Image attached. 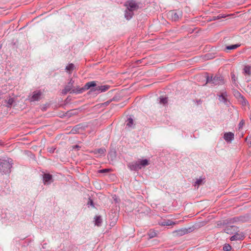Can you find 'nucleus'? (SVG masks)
I'll list each match as a JSON object with an SVG mask.
<instances>
[{"label":"nucleus","instance_id":"obj_10","mask_svg":"<svg viewBox=\"0 0 251 251\" xmlns=\"http://www.w3.org/2000/svg\"><path fill=\"white\" fill-rule=\"evenodd\" d=\"M41 92L40 91H35L31 98V101L38 100L40 99Z\"/></svg>","mask_w":251,"mask_h":251},{"label":"nucleus","instance_id":"obj_13","mask_svg":"<svg viewBox=\"0 0 251 251\" xmlns=\"http://www.w3.org/2000/svg\"><path fill=\"white\" fill-rule=\"evenodd\" d=\"M187 230L185 228L180 229L176 230L174 232V233H175L176 235H179V236L183 235L185 234L186 233H187Z\"/></svg>","mask_w":251,"mask_h":251},{"label":"nucleus","instance_id":"obj_27","mask_svg":"<svg viewBox=\"0 0 251 251\" xmlns=\"http://www.w3.org/2000/svg\"><path fill=\"white\" fill-rule=\"evenodd\" d=\"M201 182H202L201 179H198L196 182V184H197L198 186H199L200 185H201Z\"/></svg>","mask_w":251,"mask_h":251},{"label":"nucleus","instance_id":"obj_12","mask_svg":"<svg viewBox=\"0 0 251 251\" xmlns=\"http://www.w3.org/2000/svg\"><path fill=\"white\" fill-rule=\"evenodd\" d=\"M177 224V223H175V222H174L173 221H172V220H165L164 221H163L160 224V225L162 226H174L175 225H176Z\"/></svg>","mask_w":251,"mask_h":251},{"label":"nucleus","instance_id":"obj_18","mask_svg":"<svg viewBox=\"0 0 251 251\" xmlns=\"http://www.w3.org/2000/svg\"><path fill=\"white\" fill-rule=\"evenodd\" d=\"M102 222V220L100 216H97L95 218V225L100 226Z\"/></svg>","mask_w":251,"mask_h":251},{"label":"nucleus","instance_id":"obj_28","mask_svg":"<svg viewBox=\"0 0 251 251\" xmlns=\"http://www.w3.org/2000/svg\"><path fill=\"white\" fill-rule=\"evenodd\" d=\"M244 124H245L244 121H241L240 123H239L240 127H242L244 125Z\"/></svg>","mask_w":251,"mask_h":251},{"label":"nucleus","instance_id":"obj_22","mask_svg":"<svg viewBox=\"0 0 251 251\" xmlns=\"http://www.w3.org/2000/svg\"><path fill=\"white\" fill-rule=\"evenodd\" d=\"M133 125V120L131 118H129L127 120L126 126L129 127H131Z\"/></svg>","mask_w":251,"mask_h":251},{"label":"nucleus","instance_id":"obj_25","mask_svg":"<svg viewBox=\"0 0 251 251\" xmlns=\"http://www.w3.org/2000/svg\"><path fill=\"white\" fill-rule=\"evenodd\" d=\"M70 90L71 88L69 86L66 87L64 90V93H67L68 92L70 91Z\"/></svg>","mask_w":251,"mask_h":251},{"label":"nucleus","instance_id":"obj_14","mask_svg":"<svg viewBox=\"0 0 251 251\" xmlns=\"http://www.w3.org/2000/svg\"><path fill=\"white\" fill-rule=\"evenodd\" d=\"M133 15V12L127 9L125 11V16L127 20L130 19Z\"/></svg>","mask_w":251,"mask_h":251},{"label":"nucleus","instance_id":"obj_19","mask_svg":"<svg viewBox=\"0 0 251 251\" xmlns=\"http://www.w3.org/2000/svg\"><path fill=\"white\" fill-rule=\"evenodd\" d=\"M160 103L163 104H165L168 102L167 98L164 97H160Z\"/></svg>","mask_w":251,"mask_h":251},{"label":"nucleus","instance_id":"obj_21","mask_svg":"<svg viewBox=\"0 0 251 251\" xmlns=\"http://www.w3.org/2000/svg\"><path fill=\"white\" fill-rule=\"evenodd\" d=\"M231 250V247L229 244H226L223 247L224 251H230Z\"/></svg>","mask_w":251,"mask_h":251},{"label":"nucleus","instance_id":"obj_3","mask_svg":"<svg viewBox=\"0 0 251 251\" xmlns=\"http://www.w3.org/2000/svg\"><path fill=\"white\" fill-rule=\"evenodd\" d=\"M125 6L128 10L131 11L137 10L139 7V3L134 0H130L126 1L125 3Z\"/></svg>","mask_w":251,"mask_h":251},{"label":"nucleus","instance_id":"obj_30","mask_svg":"<svg viewBox=\"0 0 251 251\" xmlns=\"http://www.w3.org/2000/svg\"><path fill=\"white\" fill-rule=\"evenodd\" d=\"M108 169H103V170H100V172L101 173H105V172H108Z\"/></svg>","mask_w":251,"mask_h":251},{"label":"nucleus","instance_id":"obj_2","mask_svg":"<svg viewBox=\"0 0 251 251\" xmlns=\"http://www.w3.org/2000/svg\"><path fill=\"white\" fill-rule=\"evenodd\" d=\"M12 167L9 161L0 159V172L3 174H9Z\"/></svg>","mask_w":251,"mask_h":251},{"label":"nucleus","instance_id":"obj_29","mask_svg":"<svg viewBox=\"0 0 251 251\" xmlns=\"http://www.w3.org/2000/svg\"><path fill=\"white\" fill-rule=\"evenodd\" d=\"M98 152L99 153H103L104 152V150L101 149H100L98 150Z\"/></svg>","mask_w":251,"mask_h":251},{"label":"nucleus","instance_id":"obj_26","mask_svg":"<svg viewBox=\"0 0 251 251\" xmlns=\"http://www.w3.org/2000/svg\"><path fill=\"white\" fill-rule=\"evenodd\" d=\"M246 140L248 142V144H250V146H251V136L247 137Z\"/></svg>","mask_w":251,"mask_h":251},{"label":"nucleus","instance_id":"obj_23","mask_svg":"<svg viewBox=\"0 0 251 251\" xmlns=\"http://www.w3.org/2000/svg\"><path fill=\"white\" fill-rule=\"evenodd\" d=\"M156 234H157L156 232L151 230H150L149 233V235L150 236V238H153L154 237H155L156 236Z\"/></svg>","mask_w":251,"mask_h":251},{"label":"nucleus","instance_id":"obj_31","mask_svg":"<svg viewBox=\"0 0 251 251\" xmlns=\"http://www.w3.org/2000/svg\"><path fill=\"white\" fill-rule=\"evenodd\" d=\"M2 47V44L0 43V49Z\"/></svg>","mask_w":251,"mask_h":251},{"label":"nucleus","instance_id":"obj_1","mask_svg":"<svg viewBox=\"0 0 251 251\" xmlns=\"http://www.w3.org/2000/svg\"><path fill=\"white\" fill-rule=\"evenodd\" d=\"M94 87H95V88L94 89V91H99L100 92L106 91L109 88L108 86L105 85L97 86L96 82L95 81H92L86 83L84 87L81 89L79 92L81 93L84 90H88L90 88Z\"/></svg>","mask_w":251,"mask_h":251},{"label":"nucleus","instance_id":"obj_15","mask_svg":"<svg viewBox=\"0 0 251 251\" xmlns=\"http://www.w3.org/2000/svg\"><path fill=\"white\" fill-rule=\"evenodd\" d=\"M138 162L139 163L140 166L142 167L146 166L149 165V160L145 159L143 160H139Z\"/></svg>","mask_w":251,"mask_h":251},{"label":"nucleus","instance_id":"obj_17","mask_svg":"<svg viewBox=\"0 0 251 251\" xmlns=\"http://www.w3.org/2000/svg\"><path fill=\"white\" fill-rule=\"evenodd\" d=\"M75 68V66L73 64L71 63L68 65L66 67V70L69 72V73H70Z\"/></svg>","mask_w":251,"mask_h":251},{"label":"nucleus","instance_id":"obj_11","mask_svg":"<svg viewBox=\"0 0 251 251\" xmlns=\"http://www.w3.org/2000/svg\"><path fill=\"white\" fill-rule=\"evenodd\" d=\"M43 179L44 183L49 184L50 183L51 181L52 176L48 174H45L44 175Z\"/></svg>","mask_w":251,"mask_h":251},{"label":"nucleus","instance_id":"obj_7","mask_svg":"<svg viewBox=\"0 0 251 251\" xmlns=\"http://www.w3.org/2000/svg\"><path fill=\"white\" fill-rule=\"evenodd\" d=\"M237 229H238V227L237 226H227L225 229V232L228 234H233L236 232Z\"/></svg>","mask_w":251,"mask_h":251},{"label":"nucleus","instance_id":"obj_32","mask_svg":"<svg viewBox=\"0 0 251 251\" xmlns=\"http://www.w3.org/2000/svg\"><path fill=\"white\" fill-rule=\"evenodd\" d=\"M93 204V202L91 201V203H90V204Z\"/></svg>","mask_w":251,"mask_h":251},{"label":"nucleus","instance_id":"obj_16","mask_svg":"<svg viewBox=\"0 0 251 251\" xmlns=\"http://www.w3.org/2000/svg\"><path fill=\"white\" fill-rule=\"evenodd\" d=\"M244 73L245 75H251V67L249 66H246L244 69Z\"/></svg>","mask_w":251,"mask_h":251},{"label":"nucleus","instance_id":"obj_24","mask_svg":"<svg viewBox=\"0 0 251 251\" xmlns=\"http://www.w3.org/2000/svg\"><path fill=\"white\" fill-rule=\"evenodd\" d=\"M14 102V100L13 98H10L8 100V104L9 105H11Z\"/></svg>","mask_w":251,"mask_h":251},{"label":"nucleus","instance_id":"obj_20","mask_svg":"<svg viewBox=\"0 0 251 251\" xmlns=\"http://www.w3.org/2000/svg\"><path fill=\"white\" fill-rule=\"evenodd\" d=\"M239 46H240V45H238V44L230 45V46H227L226 47V49L227 50H234V49H236V48H237L238 47H239Z\"/></svg>","mask_w":251,"mask_h":251},{"label":"nucleus","instance_id":"obj_8","mask_svg":"<svg viewBox=\"0 0 251 251\" xmlns=\"http://www.w3.org/2000/svg\"><path fill=\"white\" fill-rule=\"evenodd\" d=\"M128 167L131 170L133 171H137L141 169V167L138 162H134L129 163L128 165Z\"/></svg>","mask_w":251,"mask_h":251},{"label":"nucleus","instance_id":"obj_9","mask_svg":"<svg viewBox=\"0 0 251 251\" xmlns=\"http://www.w3.org/2000/svg\"><path fill=\"white\" fill-rule=\"evenodd\" d=\"M234 135L232 132H227L224 134V138L226 142H231L234 139Z\"/></svg>","mask_w":251,"mask_h":251},{"label":"nucleus","instance_id":"obj_4","mask_svg":"<svg viewBox=\"0 0 251 251\" xmlns=\"http://www.w3.org/2000/svg\"><path fill=\"white\" fill-rule=\"evenodd\" d=\"M233 235L230 238V240L231 241L243 240L245 238L244 233L240 231L239 229H237L236 232L234 234H233Z\"/></svg>","mask_w":251,"mask_h":251},{"label":"nucleus","instance_id":"obj_5","mask_svg":"<svg viewBox=\"0 0 251 251\" xmlns=\"http://www.w3.org/2000/svg\"><path fill=\"white\" fill-rule=\"evenodd\" d=\"M168 16L171 17L174 21H176L181 17L182 12L181 11H171L168 13Z\"/></svg>","mask_w":251,"mask_h":251},{"label":"nucleus","instance_id":"obj_6","mask_svg":"<svg viewBox=\"0 0 251 251\" xmlns=\"http://www.w3.org/2000/svg\"><path fill=\"white\" fill-rule=\"evenodd\" d=\"M210 81H212L213 84L217 85L222 83L223 82V79L221 77L218 76H212L210 80L209 78H208L207 80V82H210Z\"/></svg>","mask_w":251,"mask_h":251}]
</instances>
